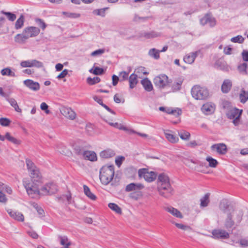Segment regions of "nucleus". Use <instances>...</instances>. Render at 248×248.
<instances>
[{
    "mask_svg": "<svg viewBox=\"0 0 248 248\" xmlns=\"http://www.w3.org/2000/svg\"><path fill=\"white\" fill-rule=\"evenodd\" d=\"M243 216L241 211H234L227 213V217L225 219L224 225L227 229L232 228L235 225L236 226L241 222Z\"/></svg>",
    "mask_w": 248,
    "mask_h": 248,
    "instance_id": "1",
    "label": "nucleus"
},
{
    "mask_svg": "<svg viewBox=\"0 0 248 248\" xmlns=\"http://www.w3.org/2000/svg\"><path fill=\"white\" fill-rule=\"evenodd\" d=\"M114 175L113 165L104 166L100 170L99 179L104 185H108L113 179Z\"/></svg>",
    "mask_w": 248,
    "mask_h": 248,
    "instance_id": "2",
    "label": "nucleus"
},
{
    "mask_svg": "<svg viewBox=\"0 0 248 248\" xmlns=\"http://www.w3.org/2000/svg\"><path fill=\"white\" fill-rule=\"evenodd\" d=\"M192 97L196 100H205L209 96L208 90L205 87L194 86L191 90Z\"/></svg>",
    "mask_w": 248,
    "mask_h": 248,
    "instance_id": "3",
    "label": "nucleus"
},
{
    "mask_svg": "<svg viewBox=\"0 0 248 248\" xmlns=\"http://www.w3.org/2000/svg\"><path fill=\"white\" fill-rule=\"evenodd\" d=\"M23 185L28 195L31 198H37L41 194L36 183L31 182L28 179H24Z\"/></svg>",
    "mask_w": 248,
    "mask_h": 248,
    "instance_id": "4",
    "label": "nucleus"
},
{
    "mask_svg": "<svg viewBox=\"0 0 248 248\" xmlns=\"http://www.w3.org/2000/svg\"><path fill=\"white\" fill-rule=\"evenodd\" d=\"M157 190L161 196L166 199L170 198L174 193V189L170 184L157 186Z\"/></svg>",
    "mask_w": 248,
    "mask_h": 248,
    "instance_id": "5",
    "label": "nucleus"
},
{
    "mask_svg": "<svg viewBox=\"0 0 248 248\" xmlns=\"http://www.w3.org/2000/svg\"><path fill=\"white\" fill-rule=\"evenodd\" d=\"M157 190L161 196L166 199L170 198L174 193V189L170 184L157 186Z\"/></svg>",
    "mask_w": 248,
    "mask_h": 248,
    "instance_id": "6",
    "label": "nucleus"
},
{
    "mask_svg": "<svg viewBox=\"0 0 248 248\" xmlns=\"http://www.w3.org/2000/svg\"><path fill=\"white\" fill-rule=\"evenodd\" d=\"M153 81L155 87L160 90L170 86L169 84L168 77L165 74H161L155 77Z\"/></svg>",
    "mask_w": 248,
    "mask_h": 248,
    "instance_id": "7",
    "label": "nucleus"
},
{
    "mask_svg": "<svg viewBox=\"0 0 248 248\" xmlns=\"http://www.w3.org/2000/svg\"><path fill=\"white\" fill-rule=\"evenodd\" d=\"M138 174L140 177H143L145 180L148 182L154 181L157 177V174L155 172L148 171L146 169H140L138 170Z\"/></svg>",
    "mask_w": 248,
    "mask_h": 248,
    "instance_id": "8",
    "label": "nucleus"
},
{
    "mask_svg": "<svg viewBox=\"0 0 248 248\" xmlns=\"http://www.w3.org/2000/svg\"><path fill=\"white\" fill-rule=\"evenodd\" d=\"M58 191L57 185L53 183L50 182L45 184L41 189L42 194L44 195H52Z\"/></svg>",
    "mask_w": 248,
    "mask_h": 248,
    "instance_id": "9",
    "label": "nucleus"
},
{
    "mask_svg": "<svg viewBox=\"0 0 248 248\" xmlns=\"http://www.w3.org/2000/svg\"><path fill=\"white\" fill-rule=\"evenodd\" d=\"M40 29L36 27H28L25 28L23 32L27 36L28 39L30 37H33L37 36L40 33Z\"/></svg>",
    "mask_w": 248,
    "mask_h": 248,
    "instance_id": "10",
    "label": "nucleus"
},
{
    "mask_svg": "<svg viewBox=\"0 0 248 248\" xmlns=\"http://www.w3.org/2000/svg\"><path fill=\"white\" fill-rule=\"evenodd\" d=\"M212 150L216 151L219 155H225L227 152V147L225 144L217 143L212 145L211 147Z\"/></svg>",
    "mask_w": 248,
    "mask_h": 248,
    "instance_id": "11",
    "label": "nucleus"
},
{
    "mask_svg": "<svg viewBox=\"0 0 248 248\" xmlns=\"http://www.w3.org/2000/svg\"><path fill=\"white\" fill-rule=\"evenodd\" d=\"M212 234L215 239H228L230 237L229 233L223 230H214Z\"/></svg>",
    "mask_w": 248,
    "mask_h": 248,
    "instance_id": "12",
    "label": "nucleus"
},
{
    "mask_svg": "<svg viewBox=\"0 0 248 248\" xmlns=\"http://www.w3.org/2000/svg\"><path fill=\"white\" fill-rule=\"evenodd\" d=\"M62 115L70 120H74L76 117V114L74 110L70 108L63 107L61 109Z\"/></svg>",
    "mask_w": 248,
    "mask_h": 248,
    "instance_id": "13",
    "label": "nucleus"
},
{
    "mask_svg": "<svg viewBox=\"0 0 248 248\" xmlns=\"http://www.w3.org/2000/svg\"><path fill=\"white\" fill-rule=\"evenodd\" d=\"M159 110L161 111L165 112L167 114H171L175 115L176 117L179 116L182 114L181 109L177 108V109H172L171 108H165L164 107H160Z\"/></svg>",
    "mask_w": 248,
    "mask_h": 248,
    "instance_id": "14",
    "label": "nucleus"
},
{
    "mask_svg": "<svg viewBox=\"0 0 248 248\" xmlns=\"http://www.w3.org/2000/svg\"><path fill=\"white\" fill-rule=\"evenodd\" d=\"M30 177L31 178V182L38 183L40 182L42 179V175L37 168L35 170H33L30 172Z\"/></svg>",
    "mask_w": 248,
    "mask_h": 248,
    "instance_id": "15",
    "label": "nucleus"
},
{
    "mask_svg": "<svg viewBox=\"0 0 248 248\" xmlns=\"http://www.w3.org/2000/svg\"><path fill=\"white\" fill-rule=\"evenodd\" d=\"M203 113L209 115L214 113L215 109V105L211 103H207L203 104L201 108Z\"/></svg>",
    "mask_w": 248,
    "mask_h": 248,
    "instance_id": "16",
    "label": "nucleus"
},
{
    "mask_svg": "<svg viewBox=\"0 0 248 248\" xmlns=\"http://www.w3.org/2000/svg\"><path fill=\"white\" fill-rule=\"evenodd\" d=\"M7 211L9 216L13 219L18 221L22 222L24 221V217L22 213L12 209H8Z\"/></svg>",
    "mask_w": 248,
    "mask_h": 248,
    "instance_id": "17",
    "label": "nucleus"
},
{
    "mask_svg": "<svg viewBox=\"0 0 248 248\" xmlns=\"http://www.w3.org/2000/svg\"><path fill=\"white\" fill-rule=\"evenodd\" d=\"M25 86L31 90L37 91L40 89V85L38 82H34L31 79H26L24 81Z\"/></svg>",
    "mask_w": 248,
    "mask_h": 248,
    "instance_id": "18",
    "label": "nucleus"
},
{
    "mask_svg": "<svg viewBox=\"0 0 248 248\" xmlns=\"http://www.w3.org/2000/svg\"><path fill=\"white\" fill-rule=\"evenodd\" d=\"M5 139L7 140L8 141L16 145H19L21 143V141L20 140L11 136L10 133L9 132H6L4 136L0 134V140L4 141Z\"/></svg>",
    "mask_w": 248,
    "mask_h": 248,
    "instance_id": "19",
    "label": "nucleus"
},
{
    "mask_svg": "<svg viewBox=\"0 0 248 248\" xmlns=\"http://www.w3.org/2000/svg\"><path fill=\"white\" fill-rule=\"evenodd\" d=\"M83 158L84 159L90 160L91 161H95L97 159L95 153L91 151H85L83 152Z\"/></svg>",
    "mask_w": 248,
    "mask_h": 248,
    "instance_id": "20",
    "label": "nucleus"
},
{
    "mask_svg": "<svg viewBox=\"0 0 248 248\" xmlns=\"http://www.w3.org/2000/svg\"><path fill=\"white\" fill-rule=\"evenodd\" d=\"M170 184L169 177L164 173L159 174L157 178V186Z\"/></svg>",
    "mask_w": 248,
    "mask_h": 248,
    "instance_id": "21",
    "label": "nucleus"
},
{
    "mask_svg": "<svg viewBox=\"0 0 248 248\" xmlns=\"http://www.w3.org/2000/svg\"><path fill=\"white\" fill-rule=\"evenodd\" d=\"M242 113V110H239L238 108H235L231 110L228 113V118L230 119H233L236 118L240 117Z\"/></svg>",
    "mask_w": 248,
    "mask_h": 248,
    "instance_id": "22",
    "label": "nucleus"
},
{
    "mask_svg": "<svg viewBox=\"0 0 248 248\" xmlns=\"http://www.w3.org/2000/svg\"><path fill=\"white\" fill-rule=\"evenodd\" d=\"M232 87V81L230 79H225L221 85V91L227 93L230 92Z\"/></svg>",
    "mask_w": 248,
    "mask_h": 248,
    "instance_id": "23",
    "label": "nucleus"
},
{
    "mask_svg": "<svg viewBox=\"0 0 248 248\" xmlns=\"http://www.w3.org/2000/svg\"><path fill=\"white\" fill-rule=\"evenodd\" d=\"M141 84L147 92H151L153 90V86L151 81L147 78L141 80Z\"/></svg>",
    "mask_w": 248,
    "mask_h": 248,
    "instance_id": "24",
    "label": "nucleus"
},
{
    "mask_svg": "<svg viewBox=\"0 0 248 248\" xmlns=\"http://www.w3.org/2000/svg\"><path fill=\"white\" fill-rule=\"evenodd\" d=\"M198 55V52L190 53L184 58V61L188 64H192Z\"/></svg>",
    "mask_w": 248,
    "mask_h": 248,
    "instance_id": "25",
    "label": "nucleus"
},
{
    "mask_svg": "<svg viewBox=\"0 0 248 248\" xmlns=\"http://www.w3.org/2000/svg\"><path fill=\"white\" fill-rule=\"evenodd\" d=\"M144 187L143 186L140 184L130 183L127 185L125 187L126 192H130L134 190L141 189Z\"/></svg>",
    "mask_w": 248,
    "mask_h": 248,
    "instance_id": "26",
    "label": "nucleus"
},
{
    "mask_svg": "<svg viewBox=\"0 0 248 248\" xmlns=\"http://www.w3.org/2000/svg\"><path fill=\"white\" fill-rule=\"evenodd\" d=\"M115 155V152L113 150L108 149L101 152L100 156L103 158H109L113 157Z\"/></svg>",
    "mask_w": 248,
    "mask_h": 248,
    "instance_id": "27",
    "label": "nucleus"
},
{
    "mask_svg": "<svg viewBox=\"0 0 248 248\" xmlns=\"http://www.w3.org/2000/svg\"><path fill=\"white\" fill-rule=\"evenodd\" d=\"M23 32L22 33L16 34L14 38L15 41L19 44H24L28 40Z\"/></svg>",
    "mask_w": 248,
    "mask_h": 248,
    "instance_id": "28",
    "label": "nucleus"
},
{
    "mask_svg": "<svg viewBox=\"0 0 248 248\" xmlns=\"http://www.w3.org/2000/svg\"><path fill=\"white\" fill-rule=\"evenodd\" d=\"M138 76L134 73L132 74L129 78V88L133 89L138 83Z\"/></svg>",
    "mask_w": 248,
    "mask_h": 248,
    "instance_id": "29",
    "label": "nucleus"
},
{
    "mask_svg": "<svg viewBox=\"0 0 248 248\" xmlns=\"http://www.w3.org/2000/svg\"><path fill=\"white\" fill-rule=\"evenodd\" d=\"M166 211L178 218H182L183 217L181 213L178 210L174 207L171 206L167 207L166 208Z\"/></svg>",
    "mask_w": 248,
    "mask_h": 248,
    "instance_id": "30",
    "label": "nucleus"
},
{
    "mask_svg": "<svg viewBox=\"0 0 248 248\" xmlns=\"http://www.w3.org/2000/svg\"><path fill=\"white\" fill-rule=\"evenodd\" d=\"M6 100L10 104L11 106L15 108L16 111L18 112H21V109L19 108L16 101L14 98L7 97Z\"/></svg>",
    "mask_w": 248,
    "mask_h": 248,
    "instance_id": "31",
    "label": "nucleus"
},
{
    "mask_svg": "<svg viewBox=\"0 0 248 248\" xmlns=\"http://www.w3.org/2000/svg\"><path fill=\"white\" fill-rule=\"evenodd\" d=\"M182 83L183 81L181 80L174 82L171 86L170 90L169 91L168 93L176 92L177 91H179L181 89Z\"/></svg>",
    "mask_w": 248,
    "mask_h": 248,
    "instance_id": "32",
    "label": "nucleus"
},
{
    "mask_svg": "<svg viewBox=\"0 0 248 248\" xmlns=\"http://www.w3.org/2000/svg\"><path fill=\"white\" fill-rule=\"evenodd\" d=\"M164 134L168 140L172 143H176L179 140V139L177 137L167 131L164 132Z\"/></svg>",
    "mask_w": 248,
    "mask_h": 248,
    "instance_id": "33",
    "label": "nucleus"
},
{
    "mask_svg": "<svg viewBox=\"0 0 248 248\" xmlns=\"http://www.w3.org/2000/svg\"><path fill=\"white\" fill-rule=\"evenodd\" d=\"M25 21L24 16L21 14L15 23V28L16 30L22 28L24 25Z\"/></svg>",
    "mask_w": 248,
    "mask_h": 248,
    "instance_id": "34",
    "label": "nucleus"
},
{
    "mask_svg": "<svg viewBox=\"0 0 248 248\" xmlns=\"http://www.w3.org/2000/svg\"><path fill=\"white\" fill-rule=\"evenodd\" d=\"M239 99L240 102L245 103L248 100V91H246L244 88H242L239 94Z\"/></svg>",
    "mask_w": 248,
    "mask_h": 248,
    "instance_id": "35",
    "label": "nucleus"
},
{
    "mask_svg": "<svg viewBox=\"0 0 248 248\" xmlns=\"http://www.w3.org/2000/svg\"><path fill=\"white\" fill-rule=\"evenodd\" d=\"M210 194L209 193H206L204 197L201 199L200 206L202 207H205L208 206L210 200H209Z\"/></svg>",
    "mask_w": 248,
    "mask_h": 248,
    "instance_id": "36",
    "label": "nucleus"
},
{
    "mask_svg": "<svg viewBox=\"0 0 248 248\" xmlns=\"http://www.w3.org/2000/svg\"><path fill=\"white\" fill-rule=\"evenodd\" d=\"M160 33L155 31H151L148 32H144L141 36L144 37L146 39L154 38L159 36Z\"/></svg>",
    "mask_w": 248,
    "mask_h": 248,
    "instance_id": "37",
    "label": "nucleus"
},
{
    "mask_svg": "<svg viewBox=\"0 0 248 248\" xmlns=\"http://www.w3.org/2000/svg\"><path fill=\"white\" fill-rule=\"evenodd\" d=\"M84 192L85 194L92 200H95L96 197L90 190V188L86 185L83 186Z\"/></svg>",
    "mask_w": 248,
    "mask_h": 248,
    "instance_id": "38",
    "label": "nucleus"
},
{
    "mask_svg": "<svg viewBox=\"0 0 248 248\" xmlns=\"http://www.w3.org/2000/svg\"><path fill=\"white\" fill-rule=\"evenodd\" d=\"M0 73L2 76H7L12 77H16L15 73L13 72L9 67L5 68L2 69Z\"/></svg>",
    "mask_w": 248,
    "mask_h": 248,
    "instance_id": "39",
    "label": "nucleus"
},
{
    "mask_svg": "<svg viewBox=\"0 0 248 248\" xmlns=\"http://www.w3.org/2000/svg\"><path fill=\"white\" fill-rule=\"evenodd\" d=\"M159 52V50L154 48L150 49L148 54L151 57H152L154 59L157 60L160 57Z\"/></svg>",
    "mask_w": 248,
    "mask_h": 248,
    "instance_id": "40",
    "label": "nucleus"
},
{
    "mask_svg": "<svg viewBox=\"0 0 248 248\" xmlns=\"http://www.w3.org/2000/svg\"><path fill=\"white\" fill-rule=\"evenodd\" d=\"M108 206L110 209L115 211L116 213L118 214H122L121 208L117 204L114 203H109L108 204Z\"/></svg>",
    "mask_w": 248,
    "mask_h": 248,
    "instance_id": "41",
    "label": "nucleus"
},
{
    "mask_svg": "<svg viewBox=\"0 0 248 248\" xmlns=\"http://www.w3.org/2000/svg\"><path fill=\"white\" fill-rule=\"evenodd\" d=\"M108 7H105L104 8L95 9L93 11V13L94 15L97 16H100L102 17H105L106 14L105 11L106 10H108Z\"/></svg>",
    "mask_w": 248,
    "mask_h": 248,
    "instance_id": "42",
    "label": "nucleus"
},
{
    "mask_svg": "<svg viewBox=\"0 0 248 248\" xmlns=\"http://www.w3.org/2000/svg\"><path fill=\"white\" fill-rule=\"evenodd\" d=\"M248 64L246 62H243L239 64L237 67V69L240 73L243 75H246L247 74V68Z\"/></svg>",
    "mask_w": 248,
    "mask_h": 248,
    "instance_id": "43",
    "label": "nucleus"
},
{
    "mask_svg": "<svg viewBox=\"0 0 248 248\" xmlns=\"http://www.w3.org/2000/svg\"><path fill=\"white\" fill-rule=\"evenodd\" d=\"M26 163L27 169L30 172H31L33 170H35L37 168V167L35 165L34 163L30 159L27 158L26 159Z\"/></svg>",
    "mask_w": 248,
    "mask_h": 248,
    "instance_id": "44",
    "label": "nucleus"
},
{
    "mask_svg": "<svg viewBox=\"0 0 248 248\" xmlns=\"http://www.w3.org/2000/svg\"><path fill=\"white\" fill-rule=\"evenodd\" d=\"M89 71L95 75H101L105 73V70L103 68L99 67H94L93 70L91 69L89 70Z\"/></svg>",
    "mask_w": 248,
    "mask_h": 248,
    "instance_id": "45",
    "label": "nucleus"
},
{
    "mask_svg": "<svg viewBox=\"0 0 248 248\" xmlns=\"http://www.w3.org/2000/svg\"><path fill=\"white\" fill-rule=\"evenodd\" d=\"M206 160L209 162V166L212 168H216L218 164L217 161L211 156L206 157Z\"/></svg>",
    "mask_w": 248,
    "mask_h": 248,
    "instance_id": "46",
    "label": "nucleus"
},
{
    "mask_svg": "<svg viewBox=\"0 0 248 248\" xmlns=\"http://www.w3.org/2000/svg\"><path fill=\"white\" fill-rule=\"evenodd\" d=\"M101 81V79L100 78L98 77H95L93 78H92L91 77H88L87 78V82L88 84L90 85H94L96 83H98L100 82Z\"/></svg>",
    "mask_w": 248,
    "mask_h": 248,
    "instance_id": "47",
    "label": "nucleus"
},
{
    "mask_svg": "<svg viewBox=\"0 0 248 248\" xmlns=\"http://www.w3.org/2000/svg\"><path fill=\"white\" fill-rule=\"evenodd\" d=\"M1 12L2 14L6 16L7 18L10 21H14L16 19V15L14 13L9 12H4L3 11H1Z\"/></svg>",
    "mask_w": 248,
    "mask_h": 248,
    "instance_id": "48",
    "label": "nucleus"
},
{
    "mask_svg": "<svg viewBox=\"0 0 248 248\" xmlns=\"http://www.w3.org/2000/svg\"><path fill=\"white\" fill-rule=\"evenodd\" d=\"M62 15L65 16L66 17L70 18H77L80 17V15L75 13H69L66 12H63Z\"/></svg>",
    "mask_w": 248,
    "mask_h": 248,
    "instance_id": "49",
    "label": "nucleus"
},
{
    "mask_svg": "<svg viewBox=\"0 0 248 248\" xmlns=\"http://www.w3.org/2000/svg\"><path fill=\"white\" fill-rule=\"evenodd\" d=\"M180 138L183 140H188L189 139L190 134V133L186 131H182L178 133Z\"/></svg>",
    "mask_w": 248,
    "mask_h": 248,
    "instance_id": "50",
    "label": "nucleus"
},
{
    "mask_svg": "<svg viewBox=\"0 0 248 248\" xmlns=\"http://www.w3.org/2000/svg\"><path fill=\"white\" fill-rule=\"evenodd\" d=\"M245 38L242 36L238 35L231 38V41L233 43H238L239 44L243 43Z\"/></svg>",
    "mask_w": 248,
    "mask_h": 248,
    "instance_id": "51",
    "label": "nucleus"
},
{
    "mask_svg": "<svg viewBox=\"0 0 248 248\" xmlns=\"http://www.w3.org/2000/svg\"><path fill=\"white\" fill-rule=\"evenodd\" d=\"M150 16H144V17H140L138 15L135 14L134 17L133 18V21L135 22L139 21V20H141L142 22H145L148 19L151 18Z\"/></svg>",
    "mask_w": 248,
    "mask_h": 248,
    "instance_id": "52",
    "label": "nucleus"
},
{
    "mask_svg": "<svg viewBox=\"0 0 248 248\" xmlns=\"http://www.w3.org/2000/svg\"><path fill=\"white\" fill-rule=\"evenodd\" d=\"M35 21L36 24L41 28L43 30H44L46 28V25L42 19L36 18Z\"/></svg>",
    "mask_w": 248,
    "mask_h": 248,
    "instance_id": "53",
    "label": "nucleus"
},
{
    "mask_svg": "<svg viewBox=\"0 0 248 248\" xmlns=\"http://www.w3.org/2000/svg\"><path fill=\"white\" fill-rule=\"evenodd\" d=\"M109 124L110 125L114 126V127L117 128L121 130H124V131H129V129H128V128L122 125L121 124H119L118 123H109Z\"/></svg>",
    "mask_w": 248,
    "mask_h": 248,
    "instance_id": "54",
    "label": "nucleus"
},
{
    "mask_svg": "<svg viewBox=\"0 0 248 248\" xmlns=\"http://www.w3.org/2000/svg\"><path fill=\"white\" fill-rule=\"evenodd\" d=\"M11 121L6 118H0V124L3 126H7L9 125Z\"/></svg>",
    "mask_w": 248,
    "mask_h": 248,
    "instance_id": "55",
    "label": "nucleus"
},
{
    "mask_svg": "<svg viewBox=\"0 0 248 248\" xmlns=\"http://www.w3.org/2000/svg\"><path fill=\"white\" fill-rule=\"evenodd\" d=\"M210 14H207L200 20L201 24L205 25L208 24Z\"/></svg>",
    "mask_w": 248,
    "mask_h": 248,
    "instance_id": "56",
    "label": "nucleus"
},
{
    "mask_svg": "<svg viewBox=\"0 0 248 248\" xmlns=\"http://www.w3.org/2000/svg\"><path fill=\"white\" fill-rule=\"evenodd\" d=\"M20 65L22 67H32V60L22 61L20 63Z\"/></svg>",
    "mask_w": 248,
    "mask_h": 248,
    "instance_id": "57",
    "label": "nucleus"
},
{
    "mask_svg": "<svg viewBox=\"0 0 248 248\" xmlns=\"http://www.w3.org/2000/svg\"><path fill=\"white\" fill-rule=\"evenodd\" d=\"M74 152L78 155L83 156V152L82 148L79 146H76L74 148Z\"/></svg>",
    "mask_w": 248,
    "mask_h": 248,
    "instance_id": "58",
    "label": "nucleus"
},
{
    "mask_svg": "<svg viewBox=\"0 0 248 248\" xmlns=\"http://www.w3.org/2000/svg\"><path fill=\"white\" fill-rule=\"evenodd\" d=\"M33 207L36 209L38 214L40 215H43L44 214L43 209L36 203L32 204Z\"/></svg>",
    "mask_w": 248,
    "mask_h": 248,
    "instance_id": "59",
    "label": "nucleus"
},
{
    "mask_svg": "<svg viewBox=\"0 0 248 248\" xmlns=\"http://www.w3.org/2000/svg\"><path fill=\"white\" fill-rule=\"evenodd\" d=\"M124 157L123 156H117L115 159V163L116 165L118 166V167H120L122 165L123 161H124Z\"/></svg>",
    "mask_w": 248,
    "mask_h": 248,
    "instance_id": "60",
    "label": "nucleus"
},
{
    "mask_svg": "<svg viewBox=\"0 0 248 248\" xmlns=\"http://www.w3.org/2000/svg\"><path fill=\"white\" fill-rule=\"evenodd\" d=\"M175 226L178 228L179 229H180L183 230H190L191 228L187 225H185L182 224L175 223Z\"/></svg>",
    "mask_w": 248,
    "mask_h": 248,
    "instance_id": "61",
    "label": "nucleus"
},
{
    "mask_svg": "<svg viewBox=\"0 0 248 248\" xmlns=\"http://www.w3.org/2000/svg\"><path fill=\"white\" fill-rule=\"evenodd\" d=\"M60 243L61 245L64 246L68 243H71L69 241L68 238L66 236H60Z\"/></svg>",
    "mask_w": 248,
    "mask_h": 248,
    "instance_id": "62",
    "label": "nucleus"
},
{
    "mask_svg": "<svg viewBox=\"0 0 248 248\" xmlns=\"http://www.w3.org/2000/svg\"><path fill=\"white\" fill-rule=\"evenodd\" d=\"M105 52V49H99L97 50H96L93 52H92L91 55L92 56L94 57L97 55H100L102 54Z\"/></svg>",
    "mask_w": 248,
    "mask_h": 248,
    "instance_id": "63",
    "label": "nucleus"
},
{
    "mask_svg": "<svg viewBox=\"0 0 248 248\" xmlns=\"http://www.w3.org/2000/svg\"><path fill=\"white\" fill-rule=\"evenodd\" d=\"M48 105L45 102L42 103L40 105L41 109L42 110H44L46 114H49L50 113V111L48 110Z\"/></svg>",
    "mask_w": 248,
    "mask_h": 248,
    "instance_id": "64",
    "label": "nucleus"
}]
</instances>
